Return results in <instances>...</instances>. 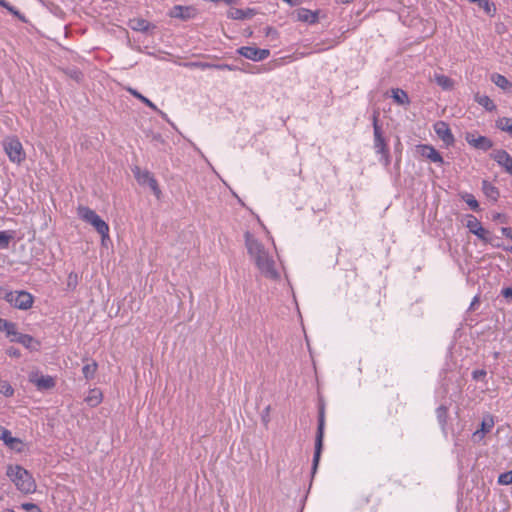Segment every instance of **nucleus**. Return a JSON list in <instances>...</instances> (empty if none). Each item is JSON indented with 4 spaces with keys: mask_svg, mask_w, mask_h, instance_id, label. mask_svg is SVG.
<instances>
[{
    "mask_svg": "<svg viewBox=\"0 0 512 512\" xmlns=\"http://www.w3.org/2000/svg\"><path fill=\"white\" fill-rule=\"evenodd\" d=\"M3 148L9 160L20 165L26 158L22 143L16 137H7L3 140Z\"/></svg>",
    "mask_w": 512,
    "mask_h": 512,
    "instance_id": "nucleus-5",
    "label": "nucleus"
},
{
    "mask_svg": "<svg viewBox=\"0 0 512 512\" xmlns=\"http://www.w3.org/2000/svg\"><path fill=\"white\" fill-rule=\"evenodd\" d=\"M6 475L21 493L32 494L36 491L37 486L32 474L22 466L8 465Z\"/></svg>",
    "mask_w": 512,
    "mask_h": 512,
    "instance_id": "nucleus-2",
    "label": "nucleus"
},
{
    "mask_svg": "<svg viewBox=\"0 0 512 512\" xmlns=\"http://www.w3.org/2000/svg\"><path fill=\"white\" fill-rule=\"evenodd\" d=\"M298 21L308 24H315L318 21V11H311L306 8H299L295 12Z\"/></svg>",
    "mask_w": 512,
    "mask_h": 512,
    "instance_id": "nucleus-18",
    "label": "nucleus"
},
{
    "mask_svg": "<svg viewBox=\"0 0 512 512\" xmlns=\"http://www.w3.org/2000/svg\"><path fill=\"white\" fill-rule=\"evenodd\" d=\"M323 430H324V415L323 412L320 413L319 416V423H318V431L316 436V442H315V452L313 457V472L316 471L320 455L322 451V445H323Z\"/></svg>",
    "mask_w": 512,
    "mask_h": 512,
    "instance_id": "nucleus-11",
    "label": "nucleus"
},
{
    "mask_svg": "<svg viewBox=\"0 0 512 512\" xmlns=\"http://www.w3.org/2000/svg\"><path fill=\"white\" fill-rule=\"evenodd\" d=\"M10 433L11 432L8 429L4 428L3 426H0V440H2L3 442L7 440V437L9 436Z\"/></svg>",
    "mask_w": 512,
    "mask_h": 512,
    "instance_id": "nucleus-41",
    "label": "nucleus"
},
{
    "mask_svg": "<svg viewBox=\"0 0 512 512\" xmlns=\"http://www.w3.org/2000/svg\"><path fill=\"white\" fill-rule=\"evenodd\" d=\"M494 418L493 416L491 415H486L482 422H481V427L480 429L476 430L473 434H472V440L474 442H480L484 439L485 435L487 433H489L492 428L494 427Z\"/></svg>",
    "mask_w": 512,
    "mask_h": 512,
    "instance_id": "nucleus-15",
    "label": "nucleus"
},
{
    "mask_svg": "<svg viewBox=\"0 0 512 512\" xmlns=\"http://www.w3.org/2000/svg\"><path fill=\"white\" fill-rule=\"evenodd\" d=\"M133 174L140 185H147L157 198H160L161 191L154 176L148 170L139 167L133 169Z\"/></svg>",
    "mask_w": 512,
    "mask_h": 512,
    "instance_id": "nucleus-7",
    "label": "nucleus"
},
{
    "mask_svg": "<svg viewBox=\"0 0 512 512\" xmlns=\"http://www.w3.org/2000/svg\"><path fill=\"white\" fill-rule=\"evenodd\" d=\"M7 292V290L0 287V299H3L4 293Z\"/></svg>",
    "mask_w": 512,
    "mask_h": 512,
    "instance_id": "nucleus-48",
    "label": "nucleus"
},
{
    "mask_svg": "<svg viewBox=\"0 0 512 512\" xmlns=\"http://www.w3.org/2000/svg\"><path fill=\"white\" fill-rule=\"evenodd\" d=\"M103 399V394L100 389L93 388L88 391L87 396L85 397L84 401L90 406V407H96L98 406Z\"/></svg>",
    "mask_w": 512,
    "mask_h": 512,
    "instance_id": "nucleus-19",
    "label": "nucleus"
},
{
    "mask_svg": "<svg viewBox=\"0 0 512 512\" xmlns=\"http://www.w3.org/2000/svg\"><path fill=\"white\" fill-rule=\"evenodd\" d=\"M3 512H15L13 509H5Z\"/></svg>",
    "mask_w": 512,
    "mask_h": 512,
    "instance_id": "nucleus-50",
    "label": "nucleus"
},
{
    "mask_svg": "<svg viewBox=\"0 0 512 512\" xmlns=\"http://www.w3.org/2000/svg\"><path fill=\"white\" fill-rule=\"evenodd\" d=\"M13 238L12 232L0 231V249H7Z\"/></svg>",
    "mask_w": 512,
    "mask_h": 512,
    "instance_id": "nucleus-33",
    "label": "nucleus"
},
{
    "mask_svg": "<svg viewBox=\"0 0 512 512\" xmlns=\"http://www.w3.org/2000/svg\"><path fill=\"white\" fill-rule=\"evenodd\" d=\"M20 336H23L22 333L16 331L15 334H13L11 337H10V341L11 342H16L17 343V339L20 337Z\"/></svg>",
    "mask_w": 512,
    "mask_h": 512,
    "instance_id": "nucleus-46",
    "label": "nucleus"
},
{
    "mask_svg": "<svg viewBox=\"0 0 512 512\" xmlns=\"http://www.w3.org/2000/svg\"><path fill=\"white\" fill-rule=\"evenodd\" d=\"M259 231H247L244 234L247 253L257 268L259 274L269 280L280 279V270L277 264L278 252L275 241L266 226L257 219Z\"/></svg>",
    "mask_w": 512,
    "mask_h": 512,
    "instance_id": "nucleus-1",
    "label": "nucleus"
},
{
    "mask_svg": "<svg viewBox=\"0 0 512 512\" xmlns=\"http://www.w3.org/2000/svg\"><path fill=\"white\" fill-rule=\"evenodd\" d=\"M0 331L5 332L6 336L10 338L17 331V327L15 323L5 320Z\"/></svg>",
    "mask_w": 512,
    "mask_h": 512,
    "instance_id": "nucleus-34",
    "label": "nucleus"
},
{
    "mask_svg": "<svg viewBox=\"0 0 512 512\" xmlns=\"http://www.w3.org/2000/svg\"><path fill=\"white\" fill-rule=\"evenodd\" d=\"M491 80L496 86H498L501 89L506 90V89H509L512 87L511 82L505 76H503L501 74H497V73L493 74L491 76Z\"/></svg>",
    "mask_w": 512,
    "mask_h": 512,
    "instance_id": "nucleus-26",
    "label": "nucleus"
},
{
    "mask_svg": "<svg viewBox=\"0 0 512 512\" xmlns=\"http://www.w3.org/2000/svg\"><path fill=\"white\" fill-rule=\"evenodd\" d=\"M0 6L7 8L9 11L15 14L17 13L16 11L13 10L11 6H9V4L5 0H0Z\"/></svg>",
    "mask_w": 512,
    "mask_h": 512,
    "instance_id": "nucleus-45",
    "label": "nucleus"
},
{
    "mask_svg": "<svg viewBox=\"0 0 512 512\" xmlns=\"http://www.w3.org/2000/svg\"><path fill=\"white\" fill-rule=\"evenodd\" d=\"M78 216L92 225L95 230L101 235L102 243L109 239V226L108 224L92 209L86 206H79L77 209Z\"/></svg>",
    "mask_w": 512,
    "mask_h": 512,
    "instance_id": "nucleus-3",
    "label": "nucleus"
},
{
    "mask_svg": "<svg viewBox=\"0 0 512 512\" xmlns=\"http://www.w3.org/2000/svg\"><path fill=\"white\" fill-rule=\"evenodd\" d=\"M496 127L512 135V118L501 117L496 121Z\"/></svg>",
    "mask_w": 512,
    "mask_h": 512,
    "instance_id": "nucleus-30",
    "label": "nucleus"
},
{
    "mask_svg": "<svg viewBox=\"0 0 512 512\" xmlns=\"http://www.w3.org/2000/svg\"><path fill=\"white\" fill-rule=\"evenodd\" d=\"M501 232L505 237L510 238L512 240V228L511 227H502Z\"/></svg>",
    "mask_w": 512,
    "mask_h": 512,
    "instance_id": "nucleus-43",
    "label": "nucleus"
},
{
    "mask_svg": "<svg viewBox=\"0 0 512 512\" xmlns=\"http://www.w3.org/2000/svg\"><path fill=\"white\" fill-rule=\"evenodd\" d=\"M263 421H264V423H265V424H267V423H268V421H269V420H268V417H267V416H263Z\"/></svg>",
    "mask_w": 512,
    "mask_h": 512,
    "instance_id": "nucleus-49",
    "label": "nucleus"
},
{
    "mask_svg": "<svg viewBox=\"0 0 512 512\" xmlns=\"http://www.w3.org/2000/svg\"><path fill=\"white\" fill-rule=\"evenodd\" d=\"M199 66L201 68L215 67V68L221 69V70H229V71H234L235 70V67L232 66V65H229V64L211 65V64H208V63H204V64H199Z\"/></svg>",
    "mask_w": 512,
    "mask_h": 512,
    "instance_id": "nucleus-37",
    "label": "nucleus"
},
{
    "mask_svg": "<svg viewBox=\"0 0 512 512\" xmlns=\"http://www.w3.org/2000/svg\"><path fill=\"white\" fill-rule=\"evenodd\" d=\"M486 376V371L485 370H476L473 372V378L478 380L480 378H483Z\"/></svg>",
    "mask_w": 512,
    "mask_h": 512,
    "instance_id": "nucleus-44",
    "label": "nucleus"
},
{
    "mask_svg": "<svg viewBox=\"0 0 512 512\" xmlns=\"http://www.w3.org/2000/svg\"><path fill=\"white\" fill-rule=\"evenodd\" d=\"M461 198L466 202V204L474 211L479 209V203L476 198L470 193H463Z\"/></svg>",
    "mask_w": 512,
    "mask_h": 512,
    "instance_id": "nucleus-32",
    "label": "nucleus"
},
{
    "mask_svg": "<svg viewBox=\"0 0 512 512\" xmlns=\"http://www.w3.org/2000/svg\"><path fill=\"white\" fill-rule=\"evenodd\" d=\"M129 27L135 31H147L150 27V23L142 18H133L129 20Z\"/></svg>",
    "mask_w": 512,
    "mask_h": 512,
    "instance_id": "nucleus-21",
    "label": "nucleus"
},
{
    "mask_svg": "<svg viewBox=\"0 0 512 512\" xmlns=\"http://www.w3.org/2000/svg\"><path fill=\"white\" fill-rule=\"evenodd\" d=\"M418 150L423 157L431 160L432 162L439 164L443 163L441 154L434 147L430 145H419Z\"/></svg>",
    "mask_w": 512,
    "mask_h": 512,
    "instance_id": "nucleus-17",
    "label": "nucleus"
},
{
    "mask_svg": "<svg viewBox=\"0 0 512 512\" xmlns=\"http://www.w3.org/2000/svg\"><path fill=\"white\" fill-rule=\"evenodd\" d=\"M436 413H437V418H438L439 422L442 425H444L446 422V417H447V408L445 406L441 405L440 407L437 408Z\"/></svg>",
    "mask_w": 512,
    "mask_h": 512,
    "instance_id": "nucleus-38",
    "label": "nucleus"
},
{
    "mask_svg": "<svg viewBox=\"0 0 512 512\" xmlns=\"http://www.w3.org/2000/svg\"><path fill=\"white\" fill-rule=\"evenodd\" d=\"M97 368H98V365H97V363L95 361H92L91 363L86 364L82 368V372H83L84 377L87 380H90V379L94 378V376L96 374V371H97Z\"/></svg>",
    "mask_w": 512,
    "mask_h": 512,
    "instance_id": "nucleus-31",
    "label": "nucleus"
},
{
    "mask_svg": "<svg viewBox=\"0 0 512 512\" xmlns=\"http://www.w3.org/2000/svg\"><path fill=\"white\" fill-rule=\"evenodd\" d=\"M434 131L446 146H451L454 143V136L451 132L449 125L444 121H437L434 124Z\"/></svg>",
    "mask_w": 512,
    "mask_h": 512,
    "instance_id": "nucleus-12",
    "label": "nucleus"
},
{
    "mask_svg": "<svg viewBox=\"0 0 512 512\" xmlns=\"http://www.w3.org/2000/svg\"><path fill=\"white\" fill-rule=\"evenodd\" d=\"M475 100L479 105L488 111H493L496 109V105L487 95H476Z\"/></svg>",
    "mask_w": 512,
    "mask_h": 512,
    "instance_id": "nucleus-28",
    "label": "nucleus"
},
{
    "mask_svg": "<svg viewBox=\"0 0 512 512\" xmlns=\"http://www.w3.org/2000/svg\"><path fill=\"white\" fill-rule=\"evenodd\" d=\"M373 131L375 152L376 154L381 155L380 161L384 164V166L387 167L390 164L389 149L382 135V130L381 127L378 125L376 117H374L373 120Z\"/></svg>",
    "mask_w": 512,
    "mask_h": 512,
    "instance_id": "nucleus-6",
    "label": "nucleus"
},
{
    "mask_svg": "<svg viewBox=\"0 0 512 512\" xmlns=\"http://www.w3.org/2000/svg\"><path fill=\"white\" fill-rule=\"evenodd\" d=\"M338 4H349L353 2L354 0H335Z\"/></svg>",
    "mask_w": 512,
    "mask_h": 512,
    "instance_id": "nucleus-47",
    "label": "nucleus"
},
{
    "mask_svg": "<svg viewBox=\"0 0 512 512\" xmlns=\"http://www.w3.org/2000/svg\"><path fill=\"white\" fill-rule=\"evenodd\" d=\"M29 381L40 391L48 390L55 386V380L52 376L42 375L38 372H31L29 374Z\"/></svg>",
    "mask_w": 512,
    "mask_h": 512,
    "instance_id": "nucleus-10",
    "label": "nucleus"
},
{
    "mask_svg": "<svg viewBox=\"0 0 512 512\" xmlns=\"http://www.w3.org/2000/svg\"><path fill=\"white\" fill-rule=\"evenodd\" d=\"M477 3L488 15H491L495 11L494 4L491 3L490 0H479Z\"/></svg>",
    "mask_w": 512,
    "mask_h": 512,
    "instance_id": "nucleus-35",
    "label": "nucleus"
},
{
    "mask_svg": "<svg viewBox=\"0 0 512 512\" xmlns=\"http://www.w3.org/2000/svg\"><path fill=\"white\" fill-rule=\"evenodd\" d=\"M392 98L396 103L400 105H405L409 103L408 94L402 89H393Z\"/></svg>",
    "mask_w": 512,
    "mask_h": 512,
    "instance_id": "nucleus-27",
    "label": "nucleus"
},
{
    "mask_svg": "<svg viewBox=\"0 0 512 512\" xmlns=\"http://www.w3.org/2000/svg\"><path fill=\"white\" fill-rule=\"evenodd\" d=\"M471 3H477L479 0H468Z\"/></svg>",
    "mask_w": 512,
    "mask_h": 512,
    "instance_id": "nucleus-52",
    "label": "nucleus"
},
{
    "mask_svg": "<svg viewBox=\"0 0 512 512\" xmlns=\"http://www.w3.org/2000/svg\"><path fill=\"white\" fill-rule=\"evenodd\" d=\"M237 52L252 61L258 62L267 59L270 56V50L259 49L253 46L240 47Z\"/></svg>",
    "mask_w": 512,
    "mask_h": 512,
    "instance_id": "nucleus-9",
    "label": "nucleus"
},
{
    "mask_svg": "<svg viewBox=\"0 0 512 512\" xmlns=\"http://www.w3.org/2000/svg\"><path fill=\"white\" fill-rule=\"evenodd\" d=\"M434 80L444 90H449L453 87V81L443 74H435Z\"/></svg>",
    "mask_w": 512,
    "mask_h": 512,
    "instance_id": "nucleus-29",
    "label": "nucleus"
},
{
    "mask_svg": "<svg viewBox=\"0 0 512 512\" xmlns=\"http://www.w3.org/2000/svg\"><path fill=\"white\" fill-rule=\"evenodd\" d=\"M466 227L470 231V233L477 236L480 240L485 243H491L492 237L488 230H486L481 222L473 215H467L466 217Z\"/></svg>",
    "mask_w": 512,
    "mask_h": 512,
    "instance_id": "nucleus-8",
    "label": "nucleus"
},
{
    "mask_svg": "<svg viewBox=\"0 0 512 512\" xmlns=\"http://www.w3.org/2000/svg\"><path fill=\"white\" fill-rule=\"evenodd\" d=\"M498 483L500 485L512 484V470L500 474L498 477Z\"/></svg>",
    "mask_w": 512,
    "mask_h": 512,
    "instance_id": "nucleus-36",
    "label": "nucleus"
},
{
    "mask_svg": "<svg viewBox=\"0 0 512 512\" xmlns=\"http://www.w3.org/2000/svg\"><path fill=\"white\" fill-rule=\"evenodd\" d=\"M228 17L235 20H242L246 18H250L254 15V12L252 9H238V8H231L228 13Z\"/></svg>",
    "mask_w": 512,
    "mask_h": 512,
    "instance_id": "nucleus-20",
    "label": "nucleus"
},
{
    "mask_svg": "<svg viewBox=\"0 0 512 512\" xmlns=\"http://www.w3.org/2000/svg\"><path fill=\"white\" fill-rule=\"evenodd\" d=\"M0 392L5 396H11L13 394V388L7 382L0 383Z\"/></svg>",
    "mask_w": 512,
    "mask_h": 512,
    "instance_id": "nucleus-39",
    "label": "nucleus"
},
{
    "mask_svg": "<svg viewBox=\"0 0 512 512\" xmlns=\"http://www.w3.org/2000/svg\"><path fill=\"white\" fill-rule=\"evenodd\" d=\"M127 91L133 95L135 98L139 99L142 103H144L145 105H147L149 108H151L152 110L156 111V112H159V113H162L158 108L157 106L151 102L147 97L143 96L141 93H139L137 90L131 88V87H128L127 88Z\"/></svg>",
    "mask_w": 512,
    "mask_h": 512,
    "instance_id": "nucleus-22",
    "label": "nucleus"
},
{
    "mask_svg": "<svg viewBox=\"0 0 512 512\" xmlns=\"http://www.w3.org/2000/svg\"><path fill=\"white\" fill-rule=\"evenodd\" d=\"M501 294L506 299L512 298V288L506 287V288L502 289Z\"/></svg>",
    "mask_w": 512,
    "mask_h": 512,
    "instance_id": "nucleus-42",
    "label": "nucleus"
},
{
    "mask_svg": "<svg viewBox=\"0 0 512 512\" xmlns=\"http://www.w3.org/2000/svg\"><path fill=\"white\" fill-rule=\"evenodd\" d=\"M21 508L28 512H42V510L34 503H23Z\"/></svg>",
    "mask_w": 512,
    "mask_h": 512,
    "instance_id": "nucleus-40",
    "label": "nucleus"
},
{
    "mask_svg": "<svg viewBox=\"0 0 512 512\" xmlns=\"http://www.w3.org/2000/svg\"><path fill=\"white\" fill-rule=\"evenodd\" d=\"M17 343L22 344L24 347L36 350L39 346V343L30 335L23 334L17 339Z\"/></svg>",
    "mask_w": 512,
    "mask_h": 512,
    "instance_id": "nucleus-24",
    "label": "nucleus"
},
{
    "mask_svg": "<svg viewBox=\"0 0 512 512\" xmlns=\"http://www.w3.org/2000/svg\"><path fill=\"white\" fill-rule=\"evenodd\" d=\"M465 139L469 145L477 149L486 151L492 147V141L485 136H476L473 133H467Z\"/></svg>",
    "mask_w": 512,
    "mask_h": 512,
    "instance_id": "nucleus-16",
    "label": "nucleus"
},
{
    "mask_svg": "<svg viewBox=\"0 0 512 512\" xmlns=\"http://www.w3.org/2000/svg\"><path fill=\"white\" fill-rule=\"evenodd\" d=\"M4 444L16 452H22L23 450V442L19 438L13 437L11 433L7 437V440L4 441Z\"/></svg>",
    "mask_w": 512,
    "mask_h": 512,
    "instance_id": "nucleus-25",
    "label": "nucleus"
},
{
    "mask_svg": "<svg viewBox=\"0 0 512 512\" xmlns=\"http://www.w3.org/2000/svg\"><path fill=\"white\" fill-rule=\"evenodd\" d=\"M507 251H509L512 254V246L506 248Z\"/></svg>",
    "mask_w": 512,
    "mask_h": 512,
    "instance_id": "nucleus-51",
    "label": "nucleus"
},
{
    "mask_svg": "<svg viewBox=\"0 0 512 512\" xmlns=\"http://www.w3.org/2000/svg\"><path fill=\"white\" fill-rule=\"evenodd\" d=\"M3 299L19 310H28L34 303L33 295L24 290L7 291L4 293Z\"/></svg>",
    "mask_w": 512,
    "mask_h": 512,
    "instance_id": "nucleus-4",
    "label": "nucleus"
},
{
    "mask_svg": "<svg viewBox=\"0 0 512 512\" xmlns=\"http://www.w3.org/2000/svg\"><path fill=\"white\" fill-rule=\"evenodd\" d=\"M482 190H483V193L490 199L496 201L498 196H499V191L498 189L492 185L490 182L484 180L482 182Z\"/></svg>",
    "mask_w": 512,
    "mask_h": 512,
    "instance_id": "nucleus-23",
    "label": "nucleus"
},
{
    "mask_svg": "<svg viewBox=\"0 0 512 512\" xmlns=\"http://www.w3.org/2000/svg\"><path fill=\"white\" fill-rule=\"evenodd\" d=\"M492 159L497 162L507 173L512 175V157L503 149L494 150L491 153Z\"/></svg>",
    "mask_w": 512,
    "mask_h": 512,
    "instance_id": "nucleus-14",
    "label": "nucleus"
},
{
    "mask_svg": "<svg viewBox=\"0 0 512 512\" xmlns=\"http://www.w3.org/2000/svg\"><path fill=\"white\" fill-rule=\"evenodd\" d=\"M197 15V9L193 6L176 5L169 11V16L181 20L192 19Z\"/></svg>",
    "mask_w": 512,
    "mask_h": 512,
    "instance_id": "nucleus-13",
    "label": "nucleus"
}]
</instances>
